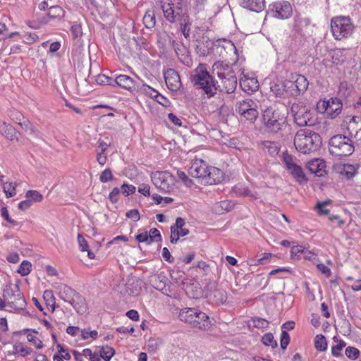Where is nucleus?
I'll list each match as a JSON object with an SVG mask.
<instances>
[{
    "instance_id": "1",
    "label": "nucleus",
    "mask_w": 361,
    "mask_h": 361,
    "mask_svg": "<svg viewBox=\"0 0 361 361\" xmlns=\"http://www.w3.org/2000/svg\"><path fill=\"white\" fill-rule=\"evenodd\" d=\"M191 82L197 89L203 90L208 98L214 97L220 90L218 82L209 74L206 69V65L200 63L195 70V73L190 76Z\"/></svg>"
},
{
    "instance_id": "2",
    "label": "nucleus",
    "mask_w": 361,
    "mask_h": 361,
    "mask_svg": "<svg viewBox=\"0 0 361 361\" xmlns=\"http://www.w3.org/2000/svg\"><path fill=\"white\" fill-rule=\"evenodd\" d=\"M287 111L284 109L269 106L262 112L264 124L267 132L278 134L287 125Z\"/></svg>"
},
{
    "instance_id": "3",
    "label": "nucleus",
    "mask_w": 361,
    "mask_h": 361,
    "mask_svg": "<svg viewBox=\"0 0 361 361\" xmlns=\"http://www.w3.org/2000/svg\"><path fill=\"white\" fill-rule=\"evenodd\" d=\"M322 137L308 129L300 130L294 137L296 149L303 154H309L319 149L322 145Z\"/></svg>"
},
{
    "instance_id": "4",
    "label": "nucleus",
    "mask_w": 361,
    "mask_h": 361,
    "mask_svg": "<svg viewBox=\"0 0 361 361\" xmlns=\"http://www.w3.org/2000/svg\"><path fill=\"white\" fill-rule=\"evenodd\" d=\"M178 317L194 328L207 331L213 325L212 319L197 308H184L179 313Z\"/></svg>"
},
{
    "instance_id": "5",
    "label": "nucleus",
    "mask_w": 361,
    "mask_h": 361,
    "mask_svg": "<svg viewBox=\"0 0 361 361\" xmlns=\"http://www.w3.org/2000/svg\"><path fill=\"white\" fill-rule=\"evenodd\" d=\"M331 31L336 40L350 37L354 32L355 25L349 16H337L331 19Z\"/></svg>"
},
{
    "instance_id": "6",
    "label": "nucleus",
    "mask_w": 361,
    "mask_h": 361,
    "mask_svg": "<svg viewBox=\"0 0 361 361\" xmlns=\"http://www.w3.org/2000/svg\"><path fill=\"white\" fill-rule=\"evenodd\" d=\"M352 137L343 134L332 136L329 141V153L336 157L351 155L355 150V142Z\"/></svg>"
},
{
    "instance_id": "7",
    "label": "nucleus",
    "mask_w": 361,
    "mask_h": 361,
    "mask_svg": "<svg viewBox=\"0 0 361 361\" xmlns=\"http://www.w3.org/2000/svg\"><path fill=\"white\" fill-rule=\"evenodd\" d=\"M58 288L59 298L70 303L78 314H83L87 312V305L82 295L65 284H61Z\"/></svg>"
},
{
    "instance_id": "8",
    "label": "nucleus",
    "mask_w": 361,
    "mask_h": 361,
    "mask_svg": "<svg viewBox=\"0 0 361 361\" xmlns=\"http://www.w3.org/2000/svg\"><path fill=\"white\" fill-rule=\"evenodd\" d=\"M294 122L298 126H312L315 124L314 112L301 102L293 103L290 107Z\"/></svg>"
},
{
    "instance_id": "9",
    "label": "nucleus",
    "mask_w": 361,
    "mask_h": 361,
    "mask_svg": "<svg viewBox=\"0 0 361 361\" xmlns=\"http://www.w3.org/2000/svg\"><path fill=\"white\" fill-rule=\"evenodd\" d=\"M258 106L256 102L251 99H244L236 102L235 110L240 116L241 120L255 123L258 118Z\"/></svg>"
},
{
    "instance_id": "10",
    "label": "nucleus",
    "mask_w": 361,
    "mask_h": 361,
    "mask_svg": "<svg viewBox=\"0 0 361 361\" xmlns=\"http://www.w3.org/2000/svg\"><path fill=\"white\" fill-rule=\"evenodd\" d=\"M343 103L341 99L331 97L329 99H319L316 104V109L320 114H326L331 119L336 118L342 111Z\"/></svg>"
},
{
    "instance_id": "11",
    "label": "nucleus",
    "mask_w": 361,
    "mask_h": 361,
    "mask_svg": "<svg viewBox=\"0 0 361 361\" xmlns=\"http://www.w3.org/2000/svg\"><path fill=\"white\" fill-rule=\"evenodd\" d=\"M151 179L154 186L164 193L170 192L176 181L175 177L168 171L152 172Z\"/></svg>"
},
{
    "instance_id": "12",
    "label": "nucleus",
    "mask_w": 361,
    "mask_h": 361,
    "mask_svg": "<svg viewBox=\"0 0 361 361\" xmlns=\"http://www.w3.org/2000/svg\"><path fill=\"white\" fill-rule=\"evenodd\" d=\"M161 10L166 20L171 24L178 23L188 15L185 9L173 3L163 4L161 5Z\"/></svg>"
},
{
    "instance_id": "13",
    "label": "nucleus",
    "mask_w": 361,
    "mask_h": 361,
    "mask_svg": "<svg viewBox=\"0 0 361 361\" xmlns=\"http://www.w3.org/2000/svg\"><path fill=\"white\" fill-rule=\"evenodd\" d=\"M293 15V8L290 3L288 1H279L271 4L267 11V16H270L274 18L286 20Z\"/></svg>"
},
{
    "instance_id": "14",
    "label": "nucleus",
    "mask_w": 361,
    "mask_h": 361,
    "mask_svg": "<svg viewBox=\"0 0 361 361\" xmlns=\"http://www.w3.org/2000/svg\"><path fill=\"white\" fill-rule=\"evenodd\" d=\"M346 130L349 135L354 138L357 146H361V116H347L344 121Z\"/></svg>"
},
{
    "instance_id": "15",
    "label": "nucleus",
    "mask_w": 361,
    "mask_h": 361,
    "mask_svg": "<svg viewBox=\"0 0 361 361\" xmlns=\"http://www.w3.org/2000/svg\"><path fill=\"white\" fill-rule=\"evenodd\" d=\"M219 44H215L214 42L207 35H203L196 40L195 47V53L199 56H206L214 54V49H222Z\"/></svg>"
},
{
    "instance_id": "16",
    "label": "nucleus",
    "mask_w": 361,
    "mask_h": 361,
    "mask_svg": "<svg viewBox=\"0 0 361 361\" xmlns=\"http://www.w3.org/2000/svg\"><path fill=\"white\" fill-rule=\"evenodd\" d=\"M357 97V92L352 85L349 84L347 81L340 82L336 97L337 99H341L343 105L348 106L349 104H353V99Z\"/></svg>"
},
{
    "instance_id": "17",
    "label": "nucleus",
    "mask_w": 361,
    "mask_h": 361,
    "mask_svg": "<svg viewBox=\"0 0 361 361\" xmlns=\"http://www.w3.org/2000/svg\"><path fill=\"white\" fill-rule=\"evenodd\" d=\"M15 288H16L17 292L14 298L16 301H8V307L13 310L8 311L22 314L23 316L30 317V312L25 310L27 302L23 293L20 290L19 285L16 283L15 285Z\"/></svg>"
},
{
    "instance_id": "18",
    "label": "nucleus",
    "mask_w": 361,
    "mask_h": 361,
    "mask_svg": "<svg viewBox=\"0 0 361 361\" xmlns=\"http://www.w3.org/2000/svg\"><path fill=\"white\" fill-rule=\"evenodd\" d=\"M180 286L189 298L197 299L202 295L200 284L195 279H183Z\"/></svg>"
},
{
    "instance_id": "19",
    "label": "nucleus",
    "mask_w": 361,
    "mask_h": 361,
    "mask_svg": "<svg viewBox=\"0 0 361 361\" xmlns=\"http://www.w3.org/2000/svg\"><path fill=\"white\" fill-rule=\"evenodd\" d=\"M360 168L359 164H350L348 163L338 162L333 165V171L336 173L349 180L355 176Z\"/></svg>"
},
{
    "instance_id": "20",
    "label": "nucleus",
    "mask_w": 361,
    "mask_h": 361,
    "mask_svg": "<svg viewBox=\"0 0 361 361\" xmlns=\"http://www.w3.org/2000/svg\"><path fill=\"white\" fill-rule=\"evenodd\" d=\"M209 169L208 164L202 159H196L190 166L188 173L193 178L201 180V184L204 185L206 180L207 173Z\"/></svg>"
},
{
    "instance_id": "21",
    "label": "nucleus",
    "mask_w": 361,
    "mask_h": 361,
    "mask_svg": "<svg viewBox=\"0 0 361 361\" xmlns=\"http://www.w3.org/2000/svg\"><path fill=\"white\" fill-rule=\"evenodd\" d=\"M140 80L139 78L135 80L127 75H119L115 78L117 86L127 90L130 92H133L140 88L139 84Z\"/></svg>"
},
{
    "instance_id": "22",
    "label": "nucleus",
    "mask_w": 361,
    "mask_h": 361,
    "mask_svg": "<svg viewBox=\"0 0 361 361\" xmlns=\"http://www.w3.org/2000/svg\"><path fill=\"white\" fill-rule=\"evenodd\" d=\"M164 79L167 87L173 92L178 91L182 86L179 73L173 68L164 73Z\"/></svg>"
},
{
    "instance_id": "23",
    "label": "nucleus",
    "mask_w": 361,
    "mask_h": 361,
    "mask_svg": "<svg viewBox=\"0 0 361 361\" xmlns=\"http://www.w3.org/2000/svg\"><path fill=\"white\" fill-rule=\"evenodd\" d=\"M225 179V174L222 170L215 166H209L206 180L204 185H216L222 183Z\"/></svg>"
},
{
    "instance_id": "24",
    "label": "nucleus",
    "mask_w": 361,
    "mask_h": 361,
    "mask_svg": "<svg viewBox=\"0 0 361 361\" xmlns=\"http://www.w3.org/2000/svg\"><path fill=\"white\" fill-rule=\"evenodd\" d=\"M307 168L311 173L317 177H323L326 174V162L321 159L310 161L307 164Z\"/></svg>"
},
{
    "instance_id": "25",
    "label": "nucleus",
    "mask_w": 361,
    "mask_h": 361,
    "mask_svg": "<svg viewBox=\"0 0 361 361\" xmlns=\"http://www.w3.org/2000/svg\"><path fill=\"white\" fill-rule=\"evenodd\" d=\"M310 24L311 20L309 18L302 16L300 13L295 12L293 26L296 32L302 34Z\"/></svg>"
},
{
    "instance_id": "26",
    "label": "nucleus",
    "mask_w": 361,
    "mask_h": 361,
    "mask_svg": "<svg viewBox=\"0 0 361 361\" xmlns=\"http://www.w3.org/2000/svg\"><path fill=\"white\" fill-rule=\"evenodd\" d=\"M240 86L245 92L250 94L256 92L259 85L256 78L244 75V78L240 79Z\"/></svg>"
},
{
    "instance_id": "27",
    "label": "nucleus",
    "mask_w": 361,
    "mask_h": 361,
    "mask_svg": "<svg viewBox=\"0 0 361 361\" xmlns=\"http://www.w3.org/2000/svg\"><path fill=\"white\" fill-rule=\"evenodd\" d=\"M240 6L251 11L259 13L264 8V0H241Z\"/></svg>"
},
{
    "instance_id": "28",
    "label": "nucleus",
    "mask_w": 361,
    "mask_h": 361,
    "mask_svg": "<svg viewBox=\"0 0 361 361\" xmlns=\"http://www.w3.org/2000/svg\"><path fill=\"white\" fill-rule=\"evenodd\" d=\"M285 81L277 79L270 84V90L276 97L286 98Z\"/></svg>"
},
{
    "instance_id": "29",
    "label": "nucleus",
    "mask_w": 361,
    "mask_h": 361,
    "mask_svg": "<svg viewBox=\"0 0 361 361\" xmlns=\"http://www.w3.org/2000/svg\"><path fill=\"white\" fill-rule=\"evenodd\" d=\"M207 298L216 305L224 304L227 300V294L225 290L217 288L214 291L209 293Z\"/></svg>"
},
{
    "instance_id": "30",
    "label": "nucleus",
    "mask_w": 361,
    "mask_h": 361,
    "mask_svg": "<svg viewBox=\"0 0 361 361\" xmlns=\"http://www.w3.org/2000/svg\"><path fill=\"white\" fill-rule=\"evenodd\" d=\"M288 171L299 184L302 185L307 183L308 178L300 166L295 164L288 169Z\"/></svg>"
},
{
    "instance_id": "31",
    "label": "nucleus",
    "mask_w": 361,
    "mask_h": 361,
    "mask_svg": "<svg viewBox=\"0 0 361 361\" xmlns=\"http://www.w3.org/2000/svg\"><path fill=\"white\" fill-rule=\"evenodd\" d=\"M0 132L4 135L7 139L10 140H18V135L20 134L16 128L6 123H3L0 126Z\"/></svg>"
},
{
    "instance_id": "32",
    "label": "nucleus",
    "mask_w": 361,
    "mask_h": 361,
    "mask_svg": "<svg viewBox=\"0 0 361 361\" xmlns=\"http://www.w3.org/2000/svg\"><path fill=\"white\" fill-rule=\"evenodd\" d=\"M141 281L136 279H129L126 284V290L130 295L135 296L140 293Z\"/></svg>"
},
{
    "instance_id": "33",
    "label": "nucleus",
    "mask_w": 361,
    "mask_h": 361,
    "mask_svg": "<svg viewBox=\"0 0 361 361\" xmlns=\"http://www.w3.org/2000/svg\"><path fill=\"white\" fill-rule=\"evenodd\" d=\"M264 149H267V152L270 156L274 157L280 151L281 146L277 142L264 140L262 142Z\"/></svg>"
},
{
    "instance_id": "34",
    "label": "nucleus",
    "mask_w": 361,
    "mask_h": 361,
    "mask_svg": "<svg viewBox=\"0 0 361 361\" xmlns=\"http://www.w3.org/2000/svg\"><path fill=\"white\" fill-rule=\"evenodd\" d=\"M145 27L147 29H152L156 25V18L154 11L153 9L147 10L142 19Z\"/></svg>"
},
{
    "instance_id": "35",
    "label": "nucleus",
    "mask_w": 361,
    "mask_h": 361,
    "mask_svg": "<svg viewBox=\"0 0 361 361\" xmlns=\"http://www.w3.org/2000/svg\"><path fill=\"white\" fill-rule=\"evenodd\" d=\"M180 30L183 33V36L185 39H188L190 35V26L192 22L190 20V18L189 15L187 17H185L183 20H181L179 23Z\"/></svg>"
},
{
    "instance_id": "36",
    "label": "nucleus",
    "mask_w": 361,
    "mask_h": 361,
    "mask_svg": "<svg viewBox=\"0 0 361 361\" xmlns=\"http://www.w3.org/2000/svg\"><path fill=\"white\" fill-rule=\"evenodd\" d=\"M294 83L295 86H297L296 90L300 92V94L304 93L307 90L309 85L308 80L302 75H297Z\"/></svg>"
},
{
    "instance_id": "37",
    "label": "nucleus",
    "mask_w": 361,
    "mask_h": 361,
    "mask_svg": "<svg viewBox=\"0 0 361 361\" xmlns=\"http://www.w3.org/2000/svg\"><path fill=\"white\" fill-rule=\"evenodd\" d=\"M284 81L286 97L288 96L295 97L300 95V92L296 90L297 86H295L294 81L290 80H284Z\"/></svg>"
},
{
    "instance_id": "38",
    "label": "nucleus",
    "mask_w": 361,
    "mask_h": 361,
    "mask_svg": "<svg viewBox=\"0 0 361 361\" xmlns=\"http://www.w3.org/2000/svg\"><path fill=\"white\" fill-rule=\"evenodd\" d=\"M224 85L228 94L233 92L237 87L236 77L231 75L228 78H225Z\"/></svg>"
},
{
    "instance_id": "39",
    "label": "nucleus",
    "mask_w": 361,
    "mask_h": 361,
    "mask_svg": "<svg viewBox=\"0 0 361 361\" xmlns=\"http://www.w3.org/2000/svg\"><path fill=\"white\" fill-rule=\"evenodd\" d=\"M233 192L238 196L252 197L253 195L248 188L241 183L236 184L232 189Z\"/></svg>"
},
{
    "instance_id": "40",
    "label": "nucleus",
    "mask_w": 361,
    "mask_h": 361,
    "mask_svg": "<svg viewBox=\"0 0 361 361\" xmlns=\"http://www.w3.org/2000/svg\"><path fill=\"white\" fill-rule=\"evenodd\" d=\"M115 353V350L106 345L101 348L99 350V357H101V358L104 359L105 361H110Z\"/></svg>"
},
{
    "instance_id": "41",
    "label": "nucleus",
    "mask_w": 361,
    "mask_h": 361,
    "mask_svg": "<svg viewBox=\"0 0 361 361\" xmlns=\"http://www.w3.org/2000/svg\"><path fill=\"white\" fill-rule=\"evenodd\" d=\"M64 14L65 11L62 7L59 6H53L49 8L47 16L49 18L56 19L63 18Z\"/></svg>"
},
{
    "instance_id": "42",
    "label": "nucleus",
    "mask_w": 361,
    "mask_h": 361,
    "mask_svg": "<svg viewBox=\"0 0 361 361\" xmlns=\"http://www.w3.org/2000/svg\"><path fill=\"white\" fill-rule=\"evenodd\" d=\"M314 347L319 351H325L327 348V341L325 336L318 334L314 338Z\"/></svg>"
},
{
    "instance_id": "43",
    "label": "nucleus",
    "mask_w": 361,
    "mask_h": 361,
    "mask_svg": "<svg viewBox=\"0 0 361 361\" xmlns=\"http://www.w3.org/2000/svg\"><path fill=\"white\" fill-rule=\"evenodd\" d=\"M331 200H329L324 202H318L314 207L315 210L319 216L329 215L330 212L326 207L331 203Z\"/></svg>"
},
{
    "instance_id": "44",
    "label": "nucleus",
    "mask_w": 361,
    "mask_h": 361,
    "mask_svg": "<svg viewBox=\"0 0 361 361\" xmlns=\"http://www.w3.org/2000/svg\"><path fill=\"white\" fill-rule=\"evenodd\" d=\"M262 343L266 346H271L272 348H276L278 346L277 341L274 339L272 333H266L261 339Z\"/></svg>"
},
{
    "instance_id": "45",
    "label": "nucleus",
    "mask_w": 361,
    "mask_h": 361,
    "mask_svg": "<svg viewBox=\"0 0 361 361\" xmlns=\"http://www.w3.org/2000/svg\"><path fill=\"white\" fill-rule=\"evenodd\" d=\"M25 197L33 204L34 202H41L43 200V196L37 190H30L25 193Z\"/></svg>"
},
{
    "instance_id": "46",
    "label": "nucleus",
    "mask_w": 361,
    "mask_h": 361,
    "mask_svg": "<svg viewBox=\"0 0 361 361\" xmlns=\"http://www.w3.org/2000/svg\"><path fill=\"white\" fill-rule=\"evenodd\" d=\"M331 62L335 65L341 64L345 61V57L340 49L331 50L330 52Z\"/></svg>"
},
{
    "instance_id": "47",
    "label": "nucleus",
    "mask_w": 361,
    "mask_h": 361,
    "mask_svg": "<svg viewBox=\"0 0 361 361\" xmlns=\"http://www.w3.org/2000/svg\"><path fill=\"white\" fill-rule=\"evenodd\" d=\"M250 322L252 323V325L254 327L257 329H267L269 326V322L267 319L259 317H252Z\"/></svg>"
},
{
    "instance_id": "48",
    "label": "nucleus",
    "mask_w": 361,
    "mask_h": 361,
    "mask_svg": "<svg viewBox=\"0 0 361 361\" xmlns=\"http://www.w3.org/2000/svg\"><path fill=\"white\" fill-rule=\"evenodd\" d=\"M32 264L28 260H23L20 264L17 272L22 276L28 275L31 271Z\"/></svg>"
},
{
    "instance_id": "49",
    "label": "nucleus",
    "mask_w": 361,
    "mask_h": 361,
    "mask_svg": "<svg viewBox=\"0 0 361 361\" xmlns=\"http://www.w3.org/2000/svg\"><path fill=\"white\" fill-rule=\"evenodd\" d=\"M16 183L12 182H6L4 183L3 189L7 197H13L16 195Z\"/></svg>"
},
{
    "instance_id": "50",
    "label": "nucleus",
    "mask_w": 361,
    "mask_h": 361,
    "mask_svg": "<svg viewBox=\"0 0 361 361\" xmlns=\"http://www.w3.org/2000/svg\"><path fill=\"white\" fill-rule=\"evenodd\" d=\"M139 87L140 88L136 90L137 92H144L151 98H154V94L156 92H158L156 90L153 89L150 86L142 83V80L140 82Z\"/></svg>"
},
{
    "instance_id": "51",
    "label": "nucleus",
    "mask_w": 361,
    "mask_h": 361,
    "mask_svg": "<svg viewBox=\"0 0 361 361\" xmlns=\"http://www.w3.org/2000/svg\"><path fill=\"white\" fill-rule=\"evenodd\" d=\"M0 212L2 218L9 224H12L13 226L20 225V223L18 221L10 217L8 211L6 207H1L0 209Z\"/></svg>"
},
{
    "instance_id": "52",
    "label": "nucleus",
    "mask_w": 361,
    "mask_h": 361,
    "mask_svg": "<svg viewBox=\"0 0 361 361\" xmlns=\"http://www.w3.org/2000/svg\"><path fill=\"white\" fill-rule=\"evenodd\" d=\"M16 289L13 290L11 286V283L7 284L5 288L3 289V298L5 300L8 301L9 298L12 297L15 298V295H16Z\"/></svg>"
},
{
    "instance_id": "53",
    "label": "nucleus",
    "mask_w": 361,
    "mask_h": 361,
    "mask_svg": "<svg viewBox=\"0 0 361 361\" xmlns=\"http://www.w3.org/2000/svg\"><path fill=\"white\" fill-rule=\"evenodd\" d=\"M290 338L288 331L283 330L281 334L280 345L282 350H285L290 343Z\"/></svg>"
},
{
    "instance_id": "54",
    "label": "nucleus",
    "mask_w": 361,
    "mask_h": 361,
    "mask_svg": "<svg viewBox=\"0 0 361 361\" xmlns=\"http://www.w3.org/2000/svg\"><path fill=\"white\" fill-rule=\"evenodd\" d=\"M345 355L350 360H356L360 355V350L352 346H348L345 350Z\"/></svg>"
},
{
    "instance_id": "55",
    "label": "nucleus",
    "mask_w": 361,
    "mask_h": 361,
    "mask_svg": "<svg viewBox=\"0 0 361 361\" xmlns=\"http://www.w3.org/2000/svg\"><path fill=\"white\" fill-rule=\"evenodd\" d=\"M205 281L207 283L204 286V291L205 292V297L207 298L209 293L214 291L218 288V284L216 281L210 279H206Z\"/></svg>"
},
{
    "instance_id": "56",
    "label": "nucleus",
    "mask_w": 361,
    "mask_h": 361,
    "mask_svg": "<svg viewBox=\"0 0 361 361\" xmlns=\"http://www.w3.org/2000/svg\"><path fill=\"white\" fill-rule=\"evenodd\" d=\"M345 345L346 343L343 341L341 340L337 345H333L331 348L332 355L336 357L342 356L340 351L345 346Z\"/></svg>"
},
{
    "instance_id": "57",
    "label": "nucleus",
    "mask_w": 361,
    "mask_h": 361,
    "mask_svg": "<svg viewBox=\"0 0 361 361\" xmlns=\"http://www.w3.org/2000/svg\"><path fill=\"white\" fill-rule=\"evenodd\" d=\"M178 59L185 66L188 67H191L192 66L193 61L189 50L188 53L183 54L178 57Z\"/></svg>"
},
{
    "instance_id": "58",
    "label": "nucleus",
    "mask_w": 361,
    "mask_h": 361,
    "mask_svg": "<svg viewBox=\"0 0 361 361\" xmlns=\"http://www.w3.org/2000/svg\"><path fill=\"white\" fill-rule=\"evenodd\" d=\"M114 176L112 174L111 170L109 168H107L103 171L99 176V180L102 183H106L108 181L112 180Z\"/></svg>"
},
{
    "instance_id": "59",
    "label": "nucleus",
    "mask_w": 361,
    "mask_h": 361,
    "mask_svg": "<svg viewBox=\"0 0 361 361\" xmlns=\"http://www.w3.org/2000/svg\"><path fill=\"white\" fill-rule=\"evenodd\" d=\"M148 234L149 235V238L151 240L152 243L161 241V235L157 228H151Z\"/></svg>"
},
{
    "instance_id": "60",
    "label": "nucleus",
    "mask_w": 361,
    "mask_h": 361,
    "mask_svg": "<svg viewBox=\"0 0 361 361\" xmlns=\"http://www.w3.org/2000/svg\"><path fill=\"white\" fill-rule=\"evenodd\" d=\"M283 162L285 164L288 170L296 164L293 161V156L289 154L287 151L283 153Z\"/></svg>"
},
{
    "instance_id": "61",
    "label": "nucleus",
    "mask_w": 361,
    "mask_h": 361,
    "mask_svg": "<svg viewBox=\"0 0 361 361\" xmlns=\"http://www.w3.org/2000/svg\"><path fill=\"white\" fill-rule=\"evenodd\" d=\"M121 192V189L118 187L114 188L108 197L109 201L113 204L116 203L118 201Z\"/></svg>"
},
{
    "instance_id": "62",
    "label": "nucleus",
    "mask_w": 361,
    "mask_h": 361,
    "mask_svg": "<svg viewBox=\"0 0 361 361\" xmlns=\"http://www.w3.org/2000/svg\"><path fill=\"white\" fill-rule=\"evenodd\" d=\"M71 35L74 39L80 37L82 35V27L80 24L75 23L70 29Z\"/></svg>"
},
{
    "instance_id": "63",
    "label": "nucleus",
    "mask_w": 361,
    "mask_h": 361,
    "mask_svg": "<svg viewBox=\"0 0 361 361\" xmlns=\"http://www.w3.org/2000/svg\"><path fill=\"white\" fill-rule=\"evenodd\" d=\"M341 328L344 336H349L352 333L351 324L345 318L342 319Z\"/></svg>"
},
{
    "instance_id": "64",
    "label": "nucleus",
    "mask_w": 361,
    "mask_h": 361,
    "mask_svg": "<svg viewBox=\"0 0 361 361\" xmlns=\"http://www.w3.org/2000/svg\"><path fill=\"white\" fill-rule=\"evenodd\" d=\"M121 192L126 196H128L131 194L135 193L136 190V188L133 185H130L128 183H123L121 187Z\"/></svg>"
}]
</instances>
